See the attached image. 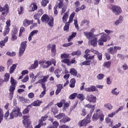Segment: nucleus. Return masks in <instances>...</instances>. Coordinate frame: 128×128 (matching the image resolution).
<instances>
[{
    "instance_id": "nucleus-13",
    "label": "nucleus",
    "mask_w": 128,
    "mask_h": 128,
    "mask_svg": "<svg viewBox=\"0 0 128 128\" xmlns=\"http://www.w3.org/2000/svg\"><path fill=\"white\" fill-rule=\"evenodd\" d=\"M96 87L94 86H92L90 88H84L85 92H96Z\"/></svg>"
},
{
    "instance_id": "nucleus-55",
    "label": "nucleus",
    "mask_w": 128,
    "mask_h": 128,
    "mask_svg": "<svg viewBox=\"0 0 128 128\" xmlns=\"http://www.w3.org/2000/svg\"><path fill=\"white\" fill-rule=\"evenodd\" d=\"M72 42H70L68 43H66L62 44V46L64 48H68V46H72Z\"/></svg>"
},
{
    "instance_id": "nucleus-3",
    "label": "nucleus",
    "mask_w": 128,
    "mask_h": 128,
    "mask_svg": "<svg viewBox=\"0 0 128 128\" xmlns=\"http://www.w3.org/2000/svg\"><path fill=\"white\" fill-rule=\"evenodd\" d=\"M22 114L20 110V108L16 107L14 108L10 112V120L14 119V118H18V116H22Z\"/></svg>"
},
{
    "instance_id": "nucleus-5",
    "label": "nucleus",
    "mask_w": 128,
    "mask_h": 128,
    "mask_svg": "<svg viewBox=\"0 0 128 128\" xmlns=\"http://www.w3.org/2000/svg\"><path fill=\"white\" fill-rule=\"evenodd\" d=\"M112 12L116 16H120L122 12V10L120 6L116 5H113L111 8Z\"/></svg>"
},
{
    "instance_id": "nucleus-59",
    "label": "nucleus",
    "mask_w": 128,
    "mask_h": 128,
    "mask_svg": "<svg viewBox=\"0 0 128 128\" xmlns=\"http://www.w3.org/2000/svg\"><path fill=\"white\" fill-rule=\"evenodd\" d=\"M62 62L64 64H66L67 65L70 66V60L69 59H64L62 60Z\"/></svg>"
},
{
    "instance_id": "nucleus-33",
    "label": "nucleus",
    "mask_w": 128,
    "mask_h": 128,
    "mask_svg": "<svg viewBox=\"0 0 128 128\" xmlns=\"http://www.w3.org/2000/svg\"><path fill=\"white\" fill-rule=\"evenodd\" d=\"M91 60H86L80 64V66H90Z\"/></svg>"
},
{
    "instance_id": "nucleus-23",
    "label": "nucleus",
    "mask_w": 128,
    "mask_h": 128,
    "mask_svg": "<svg viewBox=\"0 0 128 128\" xmlns=\"http://www.w3.org/2000/svg\"><path fill=\"white\" fill-rule=\"evenodd\" d=\"M108 52L110 54H116L114 47H110L108 49Z\"/></svg>"
},
{
    "instance_id": "nucleus-44",
    "label": "nucleus",
    "mask_w": 128,
    "mask_h": 128,
    "mask_svg": "<svg viewBox=\"0 0 128 128\" xmlns=\"http://www.w3.org/2000/svg\"><path fill=\"white\" fill-rule=\"evenodd\" d=\"M104 108H108L110 110H112V104L110 103L104 104Z\"/></svg>"
},
{
    "instance_id": "nucleus-46",
    "label": "nucleus",
    "mask_w": 128,
    "mask_h": 128,
    "mask_svg": "<svg viewBox=\"0 0 128 128\" xmlns=\"http://www.w3.org/2000/svg\"><path fill=\"white\" fill-rule=\"evenodd\" d=\"M54 74H56V78H58L60 76V70L58 69H56L54 72Z\"/></svg>"
},
{
    "instance_id": "nucleus-54",
    "label": "nucleus",
    "mask_w": 128,
    "mask_h": 128,
    "mask_svg": "<svg viewBox=\"0 0 128 128\" xmlns=\"http://www.w3.org/2000/svg\"><path fill=\"white\" fill-rule=\"evenodd\" d=\"M58 5L56 4L54 7V14L55 16L58 15Z\"/></svg>"
},
{
    "instance_id": "nucleus-20",
    "label": "nucleus",
    "mask_w": 128,
    "mask_h": 128,
    "mask_svg": "<svg viewBox=\"0 0 128 128\" xmlns=\"http://www.w3.org/2000/svg\"><path fill=\"white\" fill-rule=\"evenodd\" d=\"M48 78H50V76L47 75L46 76H44L43 77V78L40 80V82H41L42 86V84H45L46 85L44 82H48Z\"/></svg>"
},
{
    "instance_id": "nucleus-43",
    "label": "nucleus",
    "mask_w": 128,
    "mask_h": 128,
    "mask_svg": "<svg viewBox=\"0 0 128 128\" xmlns=\"http://www.w3.org/2000/svg\"><path fill=\"white\" fill-rule=\"evenodd\" d=\"M78 96V93H74L71 94L68 97L69 100H74Z\"/></svg>"
},
{
    "instance_id": "nucleus-21",
    "label": "nucleus",
    "mask_w": 128,
    "mask_h": 128,
    "mask_svg": "<svg viewBox=\"0 0 128 128\" xmlns=\"http://www.w3.org/2000/svg\"><path fill=\"white\" fill-rule=\"evenodd\" d=\"M15 90H16V86H10V88L9 89V92H10V96H11V98H12V96H14V94Z\"/></svg>"
},
{
    "instance_id": "nucleus-24",
    "label": "nucleus",
    "mask_w": 128,
    "mask_h": 128,
    "mask_svg": "<svg viewBox=\"0 0 128 128\" xmlns=\"http://www.w3.org/2000/svg\"><path fill=\"white\" fill-rule=\"evenodd\" d=\"M42 104V101L40 100H34L33 102L34 106H40Z\"/></svg>"
},
{
    "instance_id": "nucleus-30",
    "label": "nucleus",
    "mask_w": 128,
    "mask_h": 128,
    "mask_svg": "<svg viewBox=\"0 0 128 128\" xmlns=\"http://www.w3.org/2000/svg\"><path fill=\"white\" fill-rule=\"evenodd\" d=\"M76 32H72V35L69 36V37L68 38V42H70V40H72L74 38H76Z\"/></svg>"
},
{
    "instance_id": "nucleus-40",
    "label": "nucleus",
    "mask_w": 128,
    "mask_h": 128,
    "mask_svg": "<svg viewBox=\"0 0 128 128\" xmlns=\"http://www.w3.org/2000/svg\"><path fill=\"white\" fill-rule=\"evenodd\" d=\"M48 2H50L48 0H42V1L41 2V6H44H44H47L48 4Z\"/></svg>"
},
{
    "instance_id": "nucleus-36",
    "label": "nucleus",
    "mask_w": 128,
    "mask_h": 128,
    "mask_svg": "<svg viewBox=\"0 0 128 128\" xmlns=\"http://www.w3.org/2000/svg\"><path fill=\"white\" fill-rule=\"evenodd\" d=\"M56 44H52L51 48L52 54H54V56H56Z\"/></svg>"
},
{
    "instance_id": "nucleus-8",
    "label": "nucleus",
    "mask_w": 128,
    "mask_h": 128,
    "mask_svg": "<svg viewBox=\"0 0 128 128\" xmlns=\"http://www.w3.org/2000/svg\"><path fill=\"white\" fill-rule=\"evenodd\" d=\"M90 49H86L85 50V54L84 56V58H86V60H94V55L92 56H90Z\"/></svg>"
},
{
    "instance_id": "nucleus-4",
    "label": "nucleus",
    "mask_w": 128,
    "mask_h": 128,
    "mask_svg": "<svg viewBox=\"0 0 128 128\" xmlns=\"http://www.w3.org/2000/svg\"><path fill=\"white\" fill-rule=\"evenodd\" d=\"M90 118L91 116H90V114H88L84 119L79 121L78 122V126L80 127L86 126L90 122Z\"/></svg>"
},
{
    "instance_id": "nucleus-7",
    "label": "nucleus",
    "mask_w": 128,
    "mask_h": 128,
    "mask_svg": "<svg viewBox=\"0 0 128 128\" xmlns=\"http://www.w3.org/2000/svg\"><path fill=\"white\" fill-rule=\"evenodd\" d=\"M26 41L23 42L20 44V46L19 49V56H22L24 50H26Z\"/></svg>"
},
{
    "instance_id": "nucleus-6",
    "label": "nucleus",
    "mask_w": 128,
    "mask_h": 128,
    "mask_svg": "<svg viewBox=\"0 0 128 128\" xmlns=\"http://www.w3.org/2000/svg\"><path fill=\"white\" fill-rule=\"evenodd\" d=\"M48 118V116H42L38 121V124L36 125L34 128H40L42 126H46V122H46Z\"/></svg>"
},
{
    "instance_id": "nucleus-52",
    "label": "nucleus",
    "mask_w": 128,
    "mask_h": 128,
    "mask_svg": "<svg viewBox=\"0 0 128 128\" xmlns=\"http://www.w3.org/2000/svg\"><path fill=\"white\" fill-rule=\"evenodd\" d=\"M8 4H6L4 6V7L2 8V7L0 5V12H4V10L8 9Z\"/></svg>"
},
{
    "instance_id": "nucleus-62",
    "label": "nucleus",
    "mask_w": 128,
    "mask_h": 128,
    "mask_svg": "<svg viewBox=\"0 0 128 128\" xmlns=\"http://www.w3.org/2000/svg\"><path fill=\"white\" fill-rule=\"evenodd\" d=\"M28 76L26 75L24 79L22 80V82H28Z\"/></svg>"
},
{
    "instance_id": "nucleus-60",
    "label": "nucleus",
    "mask_w": 128,
    "mask_h": 128,
    "mask_svg": "<svg viewBox=\"0 0 128 128\" xmlns=\"http://www.w3.org/2000/svg\"><path fill=\"white\" fill-rule=\"evenodd\" d=\"M18 14H22L24 12V7L20 6V8H18Z\"/></svg>"
},
{
    "instance_id": "nucleus-12",
    "label": "nucleus",
    "mask_w": 128,
    "mask_h": 128,
    "mask_svg": "<svg viewBox=\"0 0 128 128\" xmlns=\"http://www.w3.org/2000/svg\"><path fill=\"white\" fill-rule=\"evenodd\" d=\"M29 8L30 12H34V10H38V5H36V3H32L30 6Z\"/></svg>"
},
{
    "instance_id": "nucleus-39",
    "label": "nucleus",
    "mask_w": 128,
    "mask_h": 128,
    "mask_svg": "<svg viewBox=\"0 0 128 128\" xmlns=\"http://www.w3.org/2000/svg\"><path fill=\"white\" fill-rule=\"evenodd\" d=\"M23 26H25V28L28 26H30V20L28 19L24 20L23 21Z\"/></svg>"
},
{
    "instance_id": "nucleus-38",
    "label": "nucleus",
    "mask_w": 128,
    "mask_h": 128,
    "mask_svg": "<svg viewBox=\"0 0 128 128\" xmlns=\"http://www.w3.org/2000/svg\"><path fill=\"white\" fill-rule=\"evenodd\" d=\"M68 18V12H66L62 17V22L64 23L66 22Z\"/></svg>"
},
{
    "instance_id": "nucleus-14",
    "label": "nucleus",
    "mask_w": 128,
    "mask_h": 128,
    "mask_svg": "<svg viewBox=\"0 0 128 128\" xmlns=\"http://www.w3.org/2000/svg\"><path fill=\"white\" fill-rule=\"evenodd\" d=\"M42 14H44V10L40 9L38 12L34 16V18H40Z\"/></svg>"
},
{
    "instance_id": "nucleus-42",
    "label": "nucleus",
    "mask_w": 128,
    "mask_h": 128,
    "mask_svg": "<svg viewBox=\"0 0 128 128\" xmlns=\"http://www.w3.org/2000/svg\"><path fill=\"white\" fill-rule=\"evenodd\" d=\"M52 126H50L52 128H58V126H60V123L58 121H54L52 123Z\"/></svg>"
},
{
    "instance_id": "nucleus-29",
    "label": "nucleus",
    "mask_w": 128,
    "mask_h": 128,
    "mask_svg": "<svg viewBox=\"0 0 128 128\" xmlns=\"http://www.w3.org/2000/svg\"><path fill=\"white\" fill-rule=\"evenodd\" d=\"M72 56H80L82 54V51L80 50H77L76 51H74L72 54Z\"/></svg>"
},
{
    "instance_id": "nucleus-26",
    "label": "nucleus",
    "mask_w": 128,
    "mask_h": 128,
    "mask_svg": "<svg viewBox=\"0 0 128 128\" xmlns=\"http://www.w3.org/2000/svg\"><path fill=\"white\" fill-rule=\"evenodd\" d=\"M124 20V18L122 16H119L118 20H116L114 24L116 26H118V24H120V22H122V20Z\"/></svg>"
},
{
    "instance_id": "nucleus-19",
    "label": "nucleus",
    "mask_w": 128,
    "mask_h": 128,
    "mask_svg": "<svg viewBox=\"0 0 128 128\" xmlns=\"http://www.w3.org/2000/svg\"><path fill=\"white\" fill-rule=\"evenodd\" d=\"M8 40V37L6 36L4 40L0 41V47L2 48L6 46V43Z\"/></svg>"
},
{
    "instance_id": "nucleus-9",
    "label": "nucleus",
    "mask_w": 128,
    "mask_h": 128,
    "mask_svg": "<svg viewBox=\"0 0 128 128\" xmlns=\"http://www.w3.org/2000/svg\"><path fill=\"white\" fill-rule=\"evenodd\" d=\"M70 74L74 76H77V78H80L81 76L80 74H78V71H76V70L74 68H72L70 69Z\"/></svg>"
},
{
    "instance_id": "nucleus-34",
    "label": "nucleus",
    "mask_w": 128,
    "mask_h": 128,
    "mask_svg": "<svg viewBox=\"0 0 128 128\" xmlns=\"http://www.w3.org/2000/svg\"><path fill=\"white\" fill-rule=\"evenodd\" d=\"M52 66V62L48 60L45 62V64L43 65L44 68H50Z\"/></svg>"
},
{
    "instance_id": "nucleus-37",
    "label": "nucleus",
    "mask_w": 128,
    "mask_h": 128,
    "mask_svg": "<svg viewBox=\"0 0 128 128\" xmlns=\"http://www.w3.org/2000/svg\"><path fill=\"white\" fill-rule=\"evenodd\" d=\"M66 102V100L63 99L62 100H60V102H58L56 104V106H58V108H62V105L64 104Z\"/></svg>"
},
{
    "instance_id": "nucleus-2",
    "label": "nucleus",
    "mask_w": 128,
    "mask_h": 128,
    "mask_svg": "<svg viewBox=\"0 0 128 128\" xmlns=\"http://www.w3.org/2000/svg\"><path fill=\"white\" fill-rule=\"evenodd\" d=\"M42 22H48L50 26H54V18H50L48 15L44 14L41 18Z\"/></svg>"
},
{
    "instance_id": "nucleus-49",
    "label": "nucleus",
    "mask_w": 128,
    "mask_h": 128,
    "mask_svg": "<svg viewBox=\"0 0 128 128\" xmlns=\"http://www.w3.org/2000/svg\"><path fill=\"white\" fill-rule=\"evenodd\" d=\"M81 24L82 26H84V24H86L87 26H88V25L90 24V21L86 20H84L81 22Z\"/></svg>"
},
{
    "instance_id": "nucleus-56",
    "label": "nucleus",
    "mask_w": 128,
    "mask_h": 128,
    "mask_svg": "<svg viewBox=\"0 0 128 128\" xmlns=\"http://www.w3.org/2000/svg\"><path fill=\"white\" fill-rule=\"evenodd\" d=\"M96 78L98 80H102L104 78V74H99L96 76Z\"/></svg>"
},
{
    "instance_id": "nucleus-17",
    "label": "nucleus",
    "mask_w": 128,
    "mask_h": 128,
    "mask_svg": "<svg viewBox=\"0 0 128 128\" xmlns=\"http://www.w3.org/2000/svg\"><path fill=\"white\" fill-rule=\"evenodd\" d=\"M84 34L85 36H86L89 40H90L92 39L90 38H92V36H94V34L90 32H84Z\"/></svg>"
},
{
    "instance_id": "nucleus-48",
    "label": "nucleus",
    "mask_w": 128,
    "mask_h": 128,
    "mask_svg": "<svg viewBox=\"0 0 128 128\" xmlns=\"http://www.w3.org/2000/svg\"><path fill=\"white\" fill-rule=\"evenodd\" d=\"M10 27H6L5 28V30L3 33V35L4 36H6V34H8V32H10Z\"/></svg>"
},
{
    "instance_id": "nucleus-45",
    "label": "nucleus",
    "mask_w": 128,
    "mask_h": 128,
    "mask_svg": "<svg viewBox=\"0 0 128 128\" xmlns=\"http://www.w3.org/2000/svg\"><path fill=\"white\" fill-rule=\"evenodd\" d=\"M64 116H66V114L64 113H60L56 116V118H58V120H60L62 118H64Z\"/></svg>"
},
{
    "instance_id": "nucleus-63",
    "label": "nucleus",
    "mask_w": 128,
    "mask_h": 128,
    "mask_svg": "<svg viewBox=\"0 0 128 128\" xmlns=\"http://www.w3.org/2000/svg\"><path fill=\"white\" fill-rule=\"evenodd\" d=\"M64 78H65V80H68V78H70V74H68V71L66 70V74L64 76Z\"/></svg>"
},
{
    "instance_id": "nucleus-50",
    "label": "nucleus",
    "mask_w": 128,
    "mask_h": 128,
    "mask_svg": "<svg viewBox=\"0 0 128 128\" xmlns=\"http://www.w3.org/2000/svg\"><path fill=\"white\" fill-rule=\"evenodd\" d=\"M70 57V54H61L60 55V58H68Z\"/></svg>"
},
{
    "instance_id": "nucleus-1",
    "label": "nucleus",
    "mask_w": 128,
    "mask_h": 128,
    "mask_svg": "<svg viewBox=\"0 0 128 128\" xmlns=\"http://www.w3.org/2000/svg\"><path fill=\"white\" fill-rule=\"evenodd\" d=\"M110 40V37L108 35L105 33L101 36L100 38L98 41V38H94L93 39H90V42L91 46L96 47L98 46H98H104V42H106V41Z\"/></svg>"
},
{
    "instance_id": "nucleus-64",
    "label": "nucleus",
    "mask_w": 128,
    "mask_h": 128,
    "mask_svg": "<svg viewBox=\"0 0 128 128\" xmlns=\"http://www.w3.org/2000/svg\"><path fill=\"white\" fill-rule=\"evenodd\" d=\"M60 128H74V127H70L68 126L66 124L62 125L60 126Z\"/></svg>"
},
{
    "instance_id": "nucleus-27",
    "label": "nucleus",
    "mask_w": 128,
    "mask_h": 128,
    "mask_svg": "<svg viewBox=\"0 0 128 128\" xmlns=\"http://www.w3.org/2000/svg\"><path fill=\"white\" fill-rule=\"evenodd\" d=\"M110 66H112V62L110 61L106 62L103 64L104 68H110Z\"/></svg>"
},
{
    "instance_id": "nucleus-22",
    "label": "nucleus",
    "mask_w": 128,
    "mask_h": 128,
    "mask_svg": "<svg viewBox=\"0 0 128 128\" xmlns=\"http://www.w3.org/2000/svg\"><path fill=\"white\" fill-rule=\"evenodd\" d=\"M68 122H70V118H68V116H66L64 118L60 120V122L61 124H66Z\"/></svg>"
},
{
    "instance_id": "nucleus-28",
    "label": "nucleus",
    "mask_w": 128,
    "mask_h": 128,
    "mask_svg": "<svg viewBox=\"0 0 128 128\" xmlns=\"http://www.w3.org/2000/svg\"><path fill=\"white\" fill-rule=\"evenodd\" d=\"M18 66V64H13L12 66L10 68V74H12L14 70H16V66Z\"/></svg>"
},
{
    "instance_id": "nucleus-31",
    "label": "nucleus",
    "mask_w": 128,
    "mask_h": 128,
    "mask_svg": "<svg viewBox=\"0 0 128 128\" xmlns=\"http://www.w3.org/2000/svg\"><path fill=\"white\" fill-rule=\"evenodd\" d=\"M70 88H74V86H76V79L74 78L71 79L70 80Z\"/></svg>"
},
{
    "instance_id": "nucleus-58",
    "label": "nucleus",
    "mask_w": 128,
    "mask_h": 128,
    "mask_svg": "<svg viewBox=\"0 0 128 128\" xmlns=\"http://www.w3.org/2000/svg\"><path fill=\"white\" fill-rule=\"evenodd\" d=\"M79 100H80L82 102L84 100V96L82 94H78V96H77Z\"/></svg>"
},
{
    "instance_id": "nucleus-11",
    "label": "nucleus",
    "mask_w": 128,
    "mask_h": 128,
    "mask_svg": "<svg viewBox=\"0 0 128 128\" xmlns=\"http://www.w3.org/2000/svg\"><path fill=\"white\" fill-rule=\"evenodd\" d=\"M86 100L90 102H96V97L94 96V95L90 94L87 96Z\"/></svg>"
},
{
    "instance_id": "nucleus-25",
    "label": "nucleus",
    "mask_w": 128,
    "mask_h": 128,
    "mask_svg": "<svg viewBox=\"0 0 128 128\" xmlns=\"http://www.w3.org/2000/svg\"><path fill=\"white\" fill-rule=\"evenodd\" d=\"M38 66V60H36L34 62V64L31 66L30 68L31 70H34Z\"/></svg>"
},
{
    "instance_id": "nucleus-15",
    "label": "nucleus",
    "mask_w": 128,
    "mask_h": 128,
    "mask_svg": "<svg viewBox=\"0 0 128 128\" xmlns=\"http://www.w3.org/2000/svg\"><path fill=\"white\" fill-rule=\"evenodd\" d=\"M42 88H43L44 90L42 92L40 96V98H44V94H46V84H42Z\"/></svg>"
},
{
    "instance_id": "nucleus-41",
    "label": "nucleus",
    "mask_w": 128,
    "mask_h": 128,
    "mask_svg": "<svg viewBox=\"0 0 128 128\" xmlns=\"http://www.w3.org/2000/svg\"><path fill=\"white\" fill-rule=\"evenodd\" d=\"M70 30V24L68 23L65 24V26L64 27V32H68Z\"/></svg>"
},
{
    "instance_id": "nucleus-35",
    "label": "nucleus",
    "mask_w": 128,
    "mask_h": 128,
    "mask_svg": "<svg viewBox=\"0 0 128 128\" xmlns=\"http://www.w3.org/2000/svg\"><path fill=\"white\" fill-rule=\"evenodd\" d=\"M86 9V6L84 4H82L80 7L76 8L75 12H78L80 10H84Z\"/></svg>"
},
{
    "instance_id": "nucleus-57",
    "label": "nucleus",
    "mask_w": 128,
    "mask_h": 128,
    "mask_svg": "<svg viewBox=\"0 0 128 128\" xmlns=\"http://www.w3.org/2000/svg\"><path fill=\"white\" fill-rule=\"evenodd\" d=\"M4 12H2V16H6V14H8V12H9L8 6V8L5 9L4 10Z\"/></svg>"
},
{
    "instance_id": "nucleus-18",
    "label": "nucleus",
    "mask_w": 128,
    "mask_h": 128,
    "mask_svg": "<svg viewBox=\"0 0 128 128\" xmlns=\"http://www.w3.org/2000/svg\"><path fill=\"white\" fill-rule=\"evenodd\" d=\"M38 32V30H34L30 33V34H29V36L28 38L29 42H30V40H32V36H34V34H36Z\"/></svg>"
},
{
    "instance_id": "nucleus-16",
    "label": "nucleus",
    "mask_w": 128,
    "mask_h": 128,
    "mask_svg": "<svg viewBox=\"0 0 128 128\" xmlns=\"http://www.w3.org/2000/svg\"><path fill=\"white\" fill-rule=\"evenodd\" d=\"M22 122L24 126L26 128H28L29 126H30L32 124V121H30V120H22Z\"/></svg>"
},
{
    "instance_id": "nucleus-32",
    "label": "nucleus",
    "mask_w": 128,
    "mask_h": 128,
    "mask_svg": "<svg viewBox=\"0 0 128 128\" xmlns=\"http://www.w3.org/2000/svg\"><path fill=\"white\" fill-rule=\"evenodd\" d=\"M11 86H16V80L14 78V77L10 78Z\"/></svg>"
},
{
    "instance_id": "nucleus-61",
    "label": "nucleus",
    "mask_w": 128,
    "mask_h": 128,
    "mask_svg": "<svg viewBox=\"0 0 128 128\" xmlns=\"http://www.w3.org/2000/svg\"><path fill=\"white\" fill-rule=\"evenodd\" d=\"M81 116H86V110L85 108H82L81 112Z\"/></svg>"
},
{
    "instance_id": "nucleus-47",
    "label": "nucleus",
    "mask_w": 128,
    "mask_h": 128,
    "mask_svg": "<svg viewBox=\"0 0 128 128\" xmlns=\"http://www.w3.org/2000/svg\"><path fill=\"white\" fill-rule=\"evenodd\" d=\"M92 120L94 122L95 120H98V112L94 113L92 117Z\"/></svg>"
},
{
    "instance_id": "nucleus-53",
    "label": "nucleus",
    "mask_w": 128,
    "mask_h": 128,
    "mask_svg": "<svg viewBox=\"0 0 128 128\" xmlns=\"http://www.w3.org/2000/svg\"><path fill=\"white\" fill-rule=\"evenodd\" d=\"M26 31V29L24 27H21L20 28V32H19V36H22V32Z\"/></svg>"
},
{
    "instance_id": "nucleus-51",
    "label": "nucleus",
    "mask_w": 128,
    "mask_h": 128,
    "mask_svg": "<svg viewBox=\"0 0 128 128\" xmlns=\"http://www.w3.org/2000/svg\"><path fill=\"white\" fill-rule=\"evenodd\" d=\"M10 80V74L6 73L4 75V82H8Z\"/></svg>"
},
{
    "instance_id": "nucleus-10",
    "label": "nucleus",
    "mask_w": 128,
    "mask_h": 128,
    "mask_svg": "<svg viewBox=\"0 0 128 128\" xmlns=\"http://www.w3.org/2000/svg\"><path fill=\"white\" fill-rule=\"evenodd\" d=\"M95 106H96V105H92L90 104H87L85 106V108H92L89 114H88L90 116H92V112H94Z\"/></svg>"
}]
</instances>
